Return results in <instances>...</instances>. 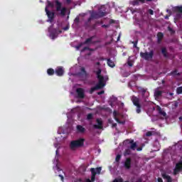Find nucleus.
I'll list each match as a JSON object with an SVG mask.
<instances>
[{
    "label": "nucleus",
    "instance_id": "f257e3e1",
    "mask_svg": "<svg viewBox=\"0 0 182 182\" xmlns=\"http://www.w3.org/2000/svg\"><path fill=\"white\" fill-rule=\"evenodd\" d=\"M55 4L56 12H60L58 13V15H60V16H65L68 9L66 7H62V3L58 0H55Z\"/></svg>",
    "mask_w": 182,
    "mask_h": 182
},
{
    "label": "nucleus",
    "instance_id": "f03ea898",
    "mask_svg": "<svg viewBox=\"0 0 182 182\" xmlns=\"http://www.w3.org/2000/svg\"><path fill=\"white\" fill-rule=\"evenodd\" d=\"M131 100L134 105L136 106V112L138 114L141 113V105L140 104V99L134 95L132 96Z\"/></svg>",
    "mask_w": 182,
    "mask_h": 182
},
{
    "label": "nucleus",
    "instance_id": "7ed1b4c3",
    "mask_svg": "<svg viewBox=\"0 0 182 182\" xmlns=\"http://www.w3.org/2000/svg\"><path fill=\"white\" fill-rule=\"evenodd\" d=\"M85 144V139H80L77 140L72 141L70 144V147L71 150H75L78 147H82Z\"/></svg>",
    "mask_w": 182,
    "mask_h": 182
},
{
    "label": "nucleus",
    "instance_id": "20e7f679",
    "mask_svg": "<svg viewBox=\"0 0 182 182\" xmlns=\"http://www.w3.org/2000/svg\"><path fill=\"white\" fill-rule=\"evenodd\" d=\"M140 56L142 59H144L145 60H151V59H153V56H154V50H151L149 52H141L140 53Z\"/></svg>",
    "mask_w": 182,
    "mask_h": 182
},
{
    "label": "nucleus",
    "instance_id": "39448f33",
    "mask_svg": "<svg viewBox=\"0 0 182 182\" xmlns=\"http://www.w3.org/2000/svg\"><path fill=\"white\" fill-rule=\"evenodd\" d=\"M91 171V181L94 182L96 180V174H100L102 172V167H97L96 168H90Z\"/></svg>",
    "mask_w": 182,
    "mask_h": 182
},
{
    "label": "nucleus",
    "instance_id": "423d86ee",
    "mask_svg": "<svg viewBox=\"0 0 182 182\" xmlns=\"http://www.w3.org/2000/svg\"><path fill=\"white\" fill-rule=\"evenodd\" d=\"M103 16H106V12L102 11H94L91 14V18H93V19H99L103 18Z\"/></svg>",
    "mask_w": 182,
    "mask_h": 182
},
{
    "label": "nucleus",
    "instance_id": "0eeeda50",
    "mask_svg": "<svg viewBox=\"0 0 182 182\" xmlns=\"http://www.w3.org/2000/svg\"><path fill=\"white\" fill-rule=\"evenodd\" d=\"M97 78L98 79V83L100 85H106L105 83V77L102 75V70L100 68L98 69V70L96 72Z\"/></svg>",
    "mask_w": 182,
    "mask_h": 182
},
{
    "label": "nucleus",
    "instance_id": "6e6552de",
    "mask_svg": "<svg viewBox=\"0 0 182 182\" xmlns=\"http://www.w3.org/2000/svg\"><path fill=\"white\" fill-rule=\"evenodd\" d=\"M45 11L48 18V22H50V23L53 22V19H55V13L49 11L48 9V6L46 7Z\"/></svg>",
    "mask_w": 182,
    "mask_h": 182
},
{
    "label": "nucleus",
    "instance_id": "1a4fd4ad",
    "mask_svg": "<svg viewBox=\"0 0 182 182\" xmlns=\"http://www.w3.org/2000/svg\"><path fill=\"white\" fill-rule=\"evenodd\" d=\"M106 86V84H100V82H98L96 86L91 87L90 90V95H93V92L96 90H99L100 89H103Z\"/></svg>",
    "mask_w": 182,
    "mask_h": 182
},
{
    "label": "nucleus",
    "instance_id": "9d476101",
    "mask_svg": "<svg viewBox=\"0 0 182 182\" xmlns=\"http://www.w3.org/2000/svg\"><path fill=\"white\" fill-rule=\"evenodd\" d=\"M180 171H182V161H180L176 164L175 168L173 169V176H177Z\"/></svg>",
    "mask_w": 182,
    "mask_h": 182
},
{
    "label": "nucleus",
    "instance_id": "9b49d317",
    "mask_svg": "<svg viewBox=\"0 0 182 182\" xmlns=\"http://www.w3.org/2000/svg\"><path fill=\"white\" fill-rule=\"evenodd\" d=\"M76 92L78 99H85V90L83 88H77Z\"/></svg>",
    "mask_w": 182,
    "mask_h": 182
},
{
    "label": "nucleus",
    "instance_id": "f8f14e48",
    "mask_svg": "<svg viewBox=\"0 0 182 182\" xmlns=\"http://www.w3.org/2000/svg\"><path fill=\"white\" fill-rule=\"evenodd\" d=\"M77 75L80 77H83V79H86V77H87V73L86 72L85 67H82L80 68V72L77 73Z\"/></svg>",
    "mask_w": 182,
    "mask_h": 182
},
{
    "label": "nucleus",
    "instance_id": "ddd939ff",
    "mask_svg": "<svg viewBox=\"0 0 182 182\" xmlns=\"http://www.w3.org/2000/svg\"><path fill=\"white\" fill-rule=\"evenodd\" d=\"M124 167L127 170H130L132 168V159L131 158H127L124 164Z\"/></svg>",
    "mask_w": 182,
    "mask_h": 182
},
{
    "label": "nucleus",
    "instance_id": "4468645a",
    "mask_svg": "<svg viewBox=\"0 0 182 182\" xmlns=\"http://www.w3.org/2000/svg\"><path fill=\"white\" fill-rule=\"evenodd\" d=\"M55 74L57 76H63V74L65 73V70L63 69V67H57L55 70Z\"/></svg>",
    "mask_w": 182,
    "mask_h": 182
},
{
    "label": "nucleus",
    "instance_id": "2eb2a0df",
    "mask_svg": "<svg viewBox=\"0 0 182 182\" xmlns=\"http://www.w3.org/2000/svg\"><path fill=\"white\" fill-rule=\"evenodd\" d=\"M58 35L59 33H58V30H56V28H54L50 33V38L54 40V39H56V38H58Z\"/></svg>",
    "mask_w": 182,
    "mask_h": 182
},
{
    "label": "nucleus",
    "instance_id": "dca6fc26",
    "mask_svg": "<svg viewBox=\"0 0 182 182\" xmlns=\"http://www.w3.org/2000/svg\"><path fill=\"white\" fill-rule=\"evenodd\" d=\"M97 124L94 125V129H102L103 128V122L100 119H97L96 120Z\"/></svg>",
    "mask_w": 182,
    "mask_h": 182
},
{
    "label": "nucleus",
    "instance_id": "f3484780",
    "mask_svg": "<svg viewBox=\"0 0 182 182\" xmlns=\"http://www.w3.org/2000/svg\"><path fill=\"white\" fill-rule=\"evenodd\" d=\"M156 110L158 111V113L161 114V116H164V117H166V116H167V114L166 113V112L163 111L161 107L157 106Z\"/></svg>",
    "mask_w": 182,
    "mask_h": 182
},
{
    "label": "nucleus",
    "instance_id": "a211bd4d",
    "mask_svg": "<svg viewBox=\"0 0 182 182\" xmlns=\"http://www.w3.org/2000/svg\"><path fill=\"white\" fill-rule=\"evenodd\" d=\"M162 177L164 180H166V182H173V178L170 175H167L166 173H162Z\"/></svg>",
    "mask_w": 182,
    "mask_h": 182
},
{
    "label": "nucleus",
    "instance_id": "6ab92c4d",
    "mask_svg": "<svg viewBox=\"0 0 182 182\" xmlns=\"http://www.w3.org/2000/svg\"><path fill=\"white\" fill-rule=\"evenodd\" d=\"M95 36H91L85 40V42L82 43L84 45H92L93 43V39Z\"/></svg>",
    "mask_w": 182,
    "mask_h": 182
},
{
    "label": "nucleus",
    "instance_id": "aec40b11",
    "mask_svg": "<svg viewBox=\"0 0 182 182\" xmlns=\"http://www.w3.org/2000/svg\"><path fill=\"white\" fill-rule=\"evenodd\" d=\"M163 38H164V34H163V33H161V32H159L157 33L158 43H161V41L163 40Z\"/></svg>",
    "mask_w": 182,
    "mask_h": 182
},
{
    "label": "nucleus",
    "instance_id": "412c9836",
    "mask_svg": "<svg viewBox=\"0 0 182 182\" xmlns=\"http://www.w3.org/2000/svg\"><path fill=\"white\" fill-rule=\"evenodd\" d=\"M161 53H162L164 58H168V54L167 53V48H166L163 47L161 48Z\"/></svg>",
    "mask_w": 182,
    "mask_h": 182
},
{
    "label": "nucleus",
    "instance_id": "4be33fe9",
    "mask_svg": "<svg viewBox=\"0 0 182 182\" xmlns=\"http://www.w3.org/2000/svg\"><path fill=\"white\" fill-rule=\"evenodd\" d=\"M107 63L108 66H109V68H114V66H116V65L114 64V62H113V60H112L110 58L107 59Z\"/></svg>",
    "mask_w": 182,
    "mask_h": 182
},
{
    "label": "nucleus",
    "instance_id": "5701e85b",
    "mask_svg": "<svg viewBox=\"0 0 182 182\" xmlns=\"http://www.w3.org/2000/svg\"><path fill=\"white\" fill-rule=\"evenodd\" d=\"M77 132H79V133H85V132L86 131L85 127H83L81 125H77Z\"/></svg>",
    "mask_w": 182,
    "mask_h": 182
},
{
    "label": "nucleus",
    "instance_id": "b1692460",
    "mask_svg": "<svg viewBox=\"0 0 182 182\" xmlns=\"http://www.w3.org/2000/svg\"><path fill=\"white\" fill-rule=\"evenodd\" d=\"M47 73L48 75V76H53L55 73V70H53V68H48L47 70Z\"/></svg>",
    "mask_w": 182,
    "mask_h": 182
},
{
    "label": "nucleus",
    "instance_id": "393cba45",
    "mask_svg": "<svg viewBox=\"0 0 182 182\" xmlns=\"http://www.w3.org/2000/svg\"><path fill=\"white\" fill-rule=\"evenodd\" d=\"M163 95V91L161 90H156L154 92L155 97H160Z\"/></svg>",
    "mask_w": 182,
    "mask_h": 182
},
{
    "label": "nucleus",
    "instance_id": "a878e982",
    "mask_svg": "<svg viewBox=\"0 0 182 182\" xmlns=\"http://www.w3.org/2000/svg\"><path fill=\"white\" fill-rule=\"evenodd\" d=\"M113 116H114V120H116V122L117 123H120V119H119V118H117V111L114 110L113 112Z\"/></svg>",
    "mask_w": 182,
    "mask_h": 182
},
{
    "label": "nucleus",
    "instance_id": "bb28decb",
    "mask_svg": "<svg viewBox=\"0 0 182 182\" xmlns=\"http://www.w3.org/2000/svg\"><path fill=\"white\" fill-rule=\"evenodd\" d=\"M130 154H132V151L130 150V149H125L124 152V156H130Z\"/></svg>",
    "mask_w": 182,
    "mask_h": 182
},
{
    "label": "nucleus",
    "instance_id": "cd10ccee",
    "mask_svg": "<svg viewBox=\"0 0 182 182\" xmlns=\"http://www.w3.org/2000/svg\"><path fill=\"white\" fill-rule=\"evenodd\" d=\"M136 148H137V144L136 143L131 144V146L129 147V149H131V150H136Z\"/></svg>",
    "mask_w": 182,
    "mask_h": 182
},
{
    "label": "nucleus",
    "instance_id": "c85d7f7f",
    "mask_svg": "<svg viewBox=\"0 0 182 182\" xmlns=\"http://www.w3.org/2000/svg\"><path fill=\"white\" fill-rule=\"evenodd\" d=\"M168 31L170 32L171 35H174V33H176V31L170 26H168Z\"/></svg>",
    "mask_w": 182,
    "mask_h": 182
},
{
    "label": "nucleus",
    "instance_id": "c756f323",
    "mask_svg": "<svg viewBox=\"0 0 182 182\" xmlns=\"http://www.w3.org/2000/svg\"><path fill=\"white\" fill-rule=\"evenodd\" d=\"M175 10L176 11V12L182 14V6H176L175 7Z\"/></svg>",
    "mask_w": 182,
    "mask_h": 182
},
{
    "label": "nucleus",
    "instance_id": "7c9ffc66",
    "mask_svg": "<svg viewBox=\"0 0 182 182\" xmlns=\"http://www.w3.org/2000/svg\"><path fill=\"white\" fill-rule=\"evenodd\" d=\"M176 93L177 95H182V87H178L176 89Z\"/></svg>",
    "mask_w": 182,
    "mask_h": 182
},
{
    "label": "nucleus",
    "instance_id": "2f4dec72",
    "mask_svg": "<svg viewBox=\"0 0 182 182\" xmlns=\"http://www.w3.org/2000/svg\"><path fill=\"white\" fill-rule=\"evenodd\" d=\"M93 119V114L90 113L87 115V120H92Z\"/></svg>",
    "mask_w": 182,
    "mask_h": 182
},
{
    "label": "nucleus",
    "instance_id": "473e14b6",
    "mask_svg": "<svg viewBox=\"0 0 182 182\" xmlns=\"http://www.w3.org/2000/svg\"><path fill=\"white\" fill-rule=\"evenodd\" d=\"M120 159H122V155L117 154L116 158H115V161L117 163H119V161H120Z\"/></svg>",
    "mask_w": 182,
    "mask_h": 182
},
{
    "label": "nucleus",
    "instance_id": "72a5a7b5",
    "mask_svg": "<svg viewBox=\"0 0 182 182\" xmlns=\"http://www.w3.org/2000/svg\"><path fill=\"white\" fill-rule=\"evenodd\" d=\"M112 182H123V178H115Z\"/></svg>",
    "mask_w": 182,
    "mask_h": 182
},
{
    "label": "nucleus",
    "instance_id": "f704fd0d",
    "mask_svg": "<svg viewBox=\"0 0 182 182\" xmlns=\"http://www.w3.org/2000/svg\"><path fill=\"white\" fill-rule=\"evenodd\" d=\"M146 136L147 137H151V136H153V132H151V131L147 132L146 133Z\"/></svg>",
    "mask_w": 182,
    "mask_h": 182
},
{
    "label": "nucleus",
    "instance_id": "c9c22d12",
    "mask_svg": "<svg viewBox=\"0 0 182 182\" xmlns=\"http://www.w3.org/2000/svg\"><path fill=\"white\" fill-rule=\"evenodd\" d=\"M80 170H82V171L85 172L86 171V166L82 165L80 167Z\"/></svg>",
    "mask_w": 182,
    "mask_h": 182
},
{
    "label": "nucleus",
    "instance_id": "e433bc0d",
    "mask_svg": "<svg viewBox=\"0 0 182 182\" xmlns=\"http://www.w3.org/2000/svg\"><path fill=\"white\" fill-rule=\"evenodd\" d=\"M83 43H80V44H78L77 46H76V49H77V50H79V49H80V48H82V46H83Z\"/></svg>",
    "mask_w": 182,
    "mask_h": 182
},
{
    "label": "nucleus",
    "instance_id": "4c0bfd02",
    "mask_svg": "<svg viewBox=\"0 0 182 182\" xmlns=\"http://www.w3.org/2000/svg\"><path fill=\"white\" fill-rule=\"evenodd\" d=\"M139 41H132V43H133L134 45V48H137V43H138Z\"/></svg>",
    "mask_w": 182,
    "mask_h": 182
},
{
    "label": "nucleus",
    "instance_id": "58836bf2",
    "mask_svg": "<svg viewBox=\"0 0 182 182\" xmlns=\"http://www.w3.org/2000/svg\"><path fill=\"white\" fill-rule=\"evenodd\" d=\"M48 6H50L51 8H53V4L49 1H48V6H47V8Z\"/></svg>",
    "mask_w": 182,
    "mask_h": 182
},
{
    "label": "nucleus",
    "instance_id": "ea45409f",
    "mask_svg": "<svg viewBox=\"0 0 182 182\" xmlns=\"http://www.w3.org/2000/svg\"><path fill=\"white\" fill-rule=\"evenodd\" d=\"M148 12L149 15H154V11L152 9H149Z\"/></svg>",
    "mask_w": 182,
    "mask_h": 182
},
{
    "label": "nucleus",
    "instance_id": "a19ab883",
    "mask_svg": "<svg viewBox=\"0 0 182 182\" xmlns=\"http://www.w3.org/2000/svg\"><path fill=\"white\" fill-rule=\"evenodd\" d=\"M85 50H90V48L89 47H84L82 50V52H85Z\"/></svg>",
    "mask_w": 182,
    "mask_h": 182
},
{
    "label": "nucleus",
    "instance_id": "79ce46f5",
    "mask_svg": "<svg viewBox=\"0 0 182 182\" xmlns=\"http://www.w3.org/2000/svg\"><path fill=\"white\" fill-rule=\"evenodd\" d=\"M80 18H79V17H76L75 18V20H74V22H75V23H79V22H80Z\"/></svg>",
    "mask_w": 182,
    "mask_h": 182
},
{
    "label": "nucleus",
    "instance_id": "37998d69",
    "mask_svg": "<svg viewBox=\"0 0 182 182\" xmlns=\"http://www.w3.org/2000/svg\"><path fill=\"white\" fill-rule=\"evenodd\" d=\"M95 23H96L97 25H102V24H103V21H95Z\"/></svg>",
    "mask_w": 182,
    "mask_h": 182
},
{
    "label": "nucleus",
    "instance_id": "c03bdc74",
    "mask_svg": "<svg viewBox=\"0 0 182 182\" xmlns=\"http://www.w3.org/2000/svg\"><path fill=\"white\" fill-rule=\"evenodd\" d=\"M139 0H134V1H133V5H139Z\"/></svg>",
    "mask_w": 182,
    "mask_h": 182
},
{
    "label": "nucleus",
    "instance_id": "a18cd8bd",
    "mask_svg": "<svg viewBox=\"0 0 182 182\" xmlns=\"http://www.w3.org/2000/svg\"><path fill=\"white\" fill-rule=\"evenodd\" d=\"M141 92H142V95H144V93H146V92H147V90H146L144 88H141Z\"/></svg>",
    "mask_w": 182,
    "mask_h": 182
},
{
    "label": "nucleus",
    "instance_id": "49530a36",
    "mask_svg": "<svg viewBox=\"0 0 182 182\" xmlns=\"http://www.w3.org/2000/svg\"><path fill=\"white\" fill-rule=\"evenodd\" d=\"M96 28H97V25L96 23L92 26V29H96Z\"/></svg>",
    "mask_w": 182,
    "mask_h": 182
},
{
    "label": "nucleus",
    "instance_id": "de8ad7c7",
    "mask_svg": "<svg viewBox=\"0 0 182 182\" xmlns=\"http://www.w3.org/2000/svg\"><path fill=\"white\" fill-rule=\"evenodd\" d=\"M103 93H105V91H104V90H102V91H100V92H97V95H98L99 96H100L101 95H103Z\"/></svg>",
    "mask_w": 182,
    "mask_h": 182
},
{
    "label": "nucleus",
    "instance_id": "09e8293b",
    "mask_svg": "<svg viewBox=\"0 0 182 182\" xmlns=\"http://www.w3.org/2000/svg\"><path fill=\"white\" fill-rule=\"evenodd\" d=\"M63 29V31H69V26H66Z\"/></svg>",
    "mask_w": 182,
    "mask_h": 182
},
{
    "label": "nucleus",
    "instance_id": "8fccbe9b",
    "mask_svg": "<svg viewBox=\"0 0 182 182\" xmlns=\"http://www.w3.org/2000/svg\"><path fill=\"white\" fill-rule=\"evenodd\" d=\"M58 177L60 178L61 181H63V180L65 179V178L62 175H58Z\"/></svg>",
    "mask_w": 182,
    "mask_h": 182
},
{
    "label": "nucleus",
    "instance_id": "3c124183",
    "mask_svg": "<svg viewBox=\"0 0 182 182\" xmlns=\"http://www.w3.org/2000/svg\"><path fill=\"white\" fill-rule=\"evenodd\" d=\"M157 181H158V182H163V178H157Z\"/></svg>",
    "mask_w": 182,
    "mask_h": 182
},
{
    "label": "nucleus",
    "instance_id": "603ef678",
    "mask_svg": "<svg viewBox=\"0 0 182 182\" xmlns=\"http://www.w3.org/2000/svg\"><path fill=\"white\" fill-rule=\"evenodd\" d=\"M72 2V0H66V4H68V5L70 4Z\"/></svg>",
    "mask_w": 182,
    "mask_h": 182
},
{
    "label": "nucleus",
    "instance_id": "864d4df0",
    "mask_svg": "<svg viewBox=\"0 0 182 182\" xmlns=\"http://www.w3.org/2000/svg\"><path fill=\"white\" fill-rule=\"evenodd\" d=\"M92 19H93V18L92 16H90V17L87 19V22H91Z\"/></svg>",
    "mask_w": 182,
    "mask_h": 182
},
{
    "label": "nucleus",
    "instance_id": "5fc2aeb1",
    "mask_svg": "<svg viewBox=\"0 0 182 182\" xmlns=\"http://www.w3.org/2000/svg\"><path fill=\"white\" fill-rule=\"evenodd\" d=\"M137 151H141L143 150V148L139 147L136 149Z\"/></svg>",
    "mask_w": 182,
    "mask_h": 182
},
{
    "label": "nucleus",
    "instance_id": "6e6d98bb",
    "mask_svg": "<svg viewBox=\"0 0 182 182\" xmlns=\"http://www.w3.org/2000/svg\"><path fill=\"white\" fill-rule=\"evenodd\" d=\"M128 65H129L132 68V66H133V63H132V62L129 61Z\"/></svg>",
    "mask_w": 182,
    "mask_h": 182
},
{
    "label": "nucleus",
    "instance_id": "4d7b16f0",
    "mask_svg": "<svg viewBox=\"0 0 182 182\" xmlns=\"http://www.w3.org/2000/svg\"><path fill=\"white\" fill-rule=\"evenodd\" d=\"M102 28H109V26H108V25L103 24V25L102 26Z\"/></svg>",
    "mask_w": 182,
    "mask_h": 182
},
{
    "label": "nucleus",
    "instance_id": "13d9d810",
    "mask_svg": "<svg viewBox=\"0 0 182 182\" xmlns=\"http://www.w3.org/2000/svg\"><path fill=\"white\" fill-rule=\"evenodd\" d=\"M139 2H141V4H144L145 0H138Z\"/></svg>",
    "mask_w": 182,
    "mask_h": 182
},
{
    "label": "nucleus",
    "instance_id": "bf43d9fd",
    "mask_svg": "<svg viewBox=\"0 0 182 182\" xmlns=\"http://www.w3.org/2000/svg\"><path fill=\"white\" fill-rule=\"evenodd\" d=\"M129 143H130V144H134V143H136V142H134V140H131Z\"/></svg>",
    "mask_w": 182,
    "mask_h": 182
},
{
    "label": "nucleus",
    "instance_id": "052dcab7",
    "mask_svg": "<svg viewBox=\"0 0 182 182\" xmlns=\"http://www.w3.org/2000/svg\"><path fill=\"white\" fill-rule=\"evenodd\" d=\"M109 80V77L106 76L105 77H104V80Z\"/></svg>",
    "mask_w": 182,
    "mask_h": 182
},
{
    "label": "nucleus",
    "instance_id": "680f3d73",
    "mask_svg": "<svg viewBox=\"0 0 182 182\" xmlns=\"http://www.w3.org/2000/svg\"><path fill=\"white\" fill-rule=\"evenodd\" d=\"M57 32H58V33L59 35V33H62V30H58V31H57Z\"/></svg>",
    "mask_w": 182,
    "mask_h": 182
},
{
    "label": "nucleus",
    "instance_id": "e2e57ef3",
    "mask_svg": "<svg viewBox=\"0 0 182 182\" xmlns=\"http://www.w3.org/2000/svg\"><path fill=\"white\" fill-rule=\"evenodd\" d=\"M85 182H92V181H90V179L87 178V179H86Z\"/></svg>",
    "mask_w": 182,
    "mask_h": 182
},
{
    "label": "nucleus",
    "instance_id": "0e129e2a",
    "mask_svg": "<svg viewBox=\"0 0 182 182\" xmlns=\"http://www.w3.org/2000/svg\"><path fill=\"white\" fill-rule=\"evenodd\" d=\"M177 106H178V103L175 102V107H177Z\"/></svg>",
    "mask_w": 182,
    "mask_h": 182
},
{
    "label": "nucleus",
    "instance_id": "69168bd1",
    "mask_svg": "<svg viewBox=\"0 0 182 182\" xmlns=\"http://www.w3.org/2000/svg\"><path fill=\"white\" fill-rule=\"evenodd\" d=\"M96 65H97L99 66V65H100V62H97V63H96Z\"/></svg>",
    "mask_w": 182,
    "mask_h": 182
},
{
    "label": "nucleus",
    "instance_id": "338daca9",
    "mask_svg": "<svg viewBox=\"0 0 182 182\" xmlns=\"http://www.w3.org/2000/svg\"><path fill=\"white\" fill-rule=\"evenodd\" d=\"M77 181L82 182V179L80 178V179L77 180Z\"/></svg>",
    "mask_w": 182,
    "mask_h": 182
},
{
    "label": "nucleus",
    "instance_id": "774afa93",
    "mask_svg": "<svg viewBox=\"0 0 182 182\" xmlns=\"http://www.w3.org/2000/svg\"><path fill=\"white\" fill-rule=\"evenodd\" d=\"M175 72H176V71H173V72L171 73V74H172V75H174Z\"/></svg>",
    "mask_w": 182,
    "mask_h": 182
}]
</instances>
